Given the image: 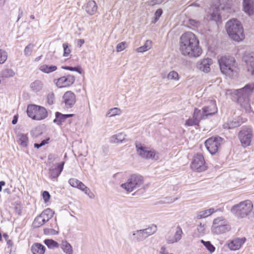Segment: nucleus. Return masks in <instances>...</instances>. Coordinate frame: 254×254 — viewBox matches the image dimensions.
<instances>
[{
    "label": "nucleus",
    "mask_w": 254,
    "mask_h": 254,
    "mask_svg": "<svg viewBox=\"0 0 254 254\" xmlns=\"http://www.w3.org/2000/svg\"><path fill=\"white\" fill-rule=\"evenodd\" d=\"M245 240V238L235 239L228 244V247L233 251L239 250L244 243Z\"/></svg>",
    "instance_id": "22"
},
{
    "label": "nucleus",
    "mask_w": 254,
    "mask_h": 254,
    "mask_svg": "<svg viewBox=\"0 0 254 254\" xmlns=\"http://www.w3.org/2000/svg\"><path fill=\"white\" fill-rule=\"evenodd\" d=\"M248 72L251 75L254 74V53H251L244 57Z\"/></svg>",
    "instance_id": "19"
},
{
    "label": "nucleus",
    "mask_w": 254,
    "mask_h": 254,
    "mask_svg": "<svg viewBox=\"0 0 254 254\" xmlns=\"http://www.w3.org/2000/svg\"><path fill=\"white\" fill-rule=\"evenodd\" d=\"M204 145L210 153L213 155L217 152L220 144H204Z\"/></svg>",
    "instance_id": "35"
},
{
    "label": "nucleus",
    "mask_w": 254,
    "mask_h": 254,
    "mask_svg": "<svg viewBox=\"0 0 254 254\" xmlns=\"http://www.w3.org/2000/svg\"><path fill=\"white\" fill-rule=\"evenodd\" d=\"M254 208L251 200L247 199L234 205L231 207V213L238 218H244L249 216Z\"/></svg>",
    "instance_id": "3"
},
{
    "label": "nucleus",
    "mask_w": 254,
    "mask_h": 254,
    "mask_svg": "<svg viewBox=\"0 0 254 254\" xmlns=\"http://www.w3.org/2000/svg\"><path fill=\"white\" fill-rule=\"evenodd\" d=\"M220 9L217 4L211 6L208 11V17L212 20L217 22L220 18Z\"/></svg>",
    "instance_id": "16"
},
{
    "label": "nucleus",
    "mask_w": 254,
    "mask_h": 254,
    "mask_svg": "<svg viewBox=\"0 0 254 254\" xmlns=\"http://www.w3.org/2000/svg\"><path fill=\"white\" fill-rule=\"evenodd\" d=\"M226 28L230 37L234 41L240 42L244 39L243 28L237 19L229 20L226 23Z\"/></svg>",
    "instance_id": "2"
},
{
    "label": "nucleus",
    "mask_w": 254,
    "mask_h": 254,
    "mask_svg": "<svg viewBox=\"0 0 254 254\" xmlns=\"http://www.w3.org/2000/svg\"><path fill=\"white\" fill-rule=\"evenodd\" d=\"M34 46V45L31 44L28 45L24 50V55L26 56H29L32 52Z\"/></svg>",
    "instance_id": "49"
},
{
    "label": "nucleus",
    "mask_w": 254,
    "mask_h": 254,
    "mask_svg": "<svg viewBox=\"0 0 254 254\" xmlns=\"http://www.w3.org/2000/svg\"><path fill=\"white\" fill-rule=\"evenodd\" d=\"M183 233L182 228L180 226H178L176 228V231L174 236L172 238H168L167 243L169 244H172L179 242L182 239Z\"/></svg>",
    "instance_id": "20"
},
{
    "label": "nucleus",
    "mask_w": 254,
    "mask_h": 254,
    "mask_svg": "<svg viewBox=\"0 0 254 254\" xmlns=\"http://www.w3.org/2000/svg\"><path fill=\"white\" fill-rule=\"evenodd\" d=\"M46 248L40 243H34L31 247V251L33 254H44Z\"/></svg>",
    "instance_id": "28"
},
{
    "label": "nucleus",
    "mask_w": 254,
    "mask_h": 254,
    "mask_svg": "<svg viewBox=\"0 0 254 254\" xmlns=\"http://www.w3.org/2000/svg\"><path fill=\"white\" fill-rule=\"evenodd\" d=\"M193 116L194 118H196L199 121L205 119V117H203V110L201 112L200 110L197 108L194 109Z\"/></svg>",
    "instance_id": "44"
},
{
    "label": "nucleus",
    "mask_w": 254,
    "mask_h": 254,
    "mask_svg": "<svg viewBox=\"0 0 254 254\" xmlns=\"http://www.w3.org/2000/svg\"><path fill=\"white\" fill-rule=\"evenodd\" d=\"M23 11L21 10H19V14H18V18H17V21H18L20 18L23 15Z\"/></svg>",
    "instance_id": "62"
},
{
    "label": "nucleus",
    "mask_w": 254,
    "mask_h": 254,
    "mask_svg": "<svg viewBox=\"0 0 254 254\" xmlns=\"http://www.w3.org/2000/svg\"><path fill=\"white\" fill-rule=\"evenodd\" d=\"M221 72L226 75H231L235 68V60L232 57H222L218 60Z\"/></svg>",
    "instance_id": "6"
},
{
    "label": "nucleus",
    "mask_w": 254,
    "mask_h": 254,
    "mask_svg": "<svg viewBox=\"0 0 254 254\" xmlns=\"http://www.w3.org/2000/svg\"><path fill=\"white\" fill-rule=\"evenodd\" d=\"M165 251V248L164 247H162L161 248V251L160 252V254H164L166 253Z\"/></svg>",
    "instance_id": "63"
},
{
    "label": "nucleus",
    "mask_w": 254,
    "mask_h": 254,
    "mask_svg": "<svg viewBox=\"0 0 254 254\" xmlns=\"http://www.w3.org/2000/svg\"><path fill=\"white\" fill-rule=\"evenodd\" d=\"M62 68L66 69L69 70L70 71H75L78 72L79 73H81V71L80 70V68H78L77 67H71L68 66H62Z\"/></svg>",
    "instance_id": "55"
},
{
    "label": "nucleus",
    "mask_w": 254,
    "mask_h": 254,
    "mask_svg": "<svg viewBox=\"0 0 254 254\" xmlns=\"http://www.w3.org/2000/svg\"><path fill=\"white\" fill-rule=\"evenodd\" d=\"M199 121L197 120L196 118H194L193 117L191 119H189L186 122V125L188 126H192L193 125H197Z\"/></svg>",
    "instance_id": "48"
},
{
    "label": "nucleus",
    "mask_w": 254,
    "mask_h": 254,
    "mask_svg": "<svg viewBox=\"0 0 254 254\" xmlns=\"http://www.w3.org/2000/svg\"><path fill=\"white\" fill-rule=\"evenodd\" d=\"M121 113V111L120 109L118 108H114L110 109L108 113L107 116L109 117H113L116 115H120Z\"/></svg>",
    "instance_id": "47"
},
{
    "label": "nucleus",
    "mask_w": 254,
    "mask_h": 254,
    "mask_svg": "<svg viewBox=\"0 0 254 254\" xmlns=\"http://www.w3.org/2000/svg\"><path fill=\"white\" fill-rule=\"evenodd\" d=\"M44 87L43 82L40 80H36L33 82L31 83L29 85V88L31 91L34 93H37L42 90Z\"/></svg>",
    "instance_id": "23"
},
{
    "label": "nucleus",
    "mask_w": 254,
    "mask_h": 254,
    "mask_svg": "<svg viewBox=\"0 0 254 254\" xmlns=\"http://www.w3.org/2000/svg\"><path fill=\"white\" fill-rule=\"evenodd\" d=\"M200 242L205 246L207 250L210 252V253H212L215 251V248L211 244L210 242L204 241V240H201Z\"/></svg>",
    "instance_id": "43"
},
{
    "label": "nucleus",
    "mask_w": 254,
    "mask_h": 254,
    "mask_svg": "<svg viewBox=\"0 0 254 254\" xmlns=\"http://www.w3.org/2000/svg\"><path fill=\"white\" fill-rule=\"evenodd\" d=\"M152 47V42L150 40H147L144 45L138 48L136 51L138 53H142L148 51Z\"/></svg>",
    "instance_id": "37"
},
{
    "label": "nucleus",
    "mask_w": 254,
    "mask_h": 254,
    "mask_svg": "<svg viewBox=\"0 0 254 254\" xmlns=\"http://www.w3.org/2000/svg\"><path fill=\"white\" fill-rule=\"evenodd\" d=\"M63 47L64 51L63 54L64 57H68L71 53V50L69 48L68 44L66 43H64Z\"/></svg>",
    "instance_id": "50"
},
{
    "label": "nucleus",
    "mask_w": 254,
    "mask_h": 254,
    "mask_svg": "<svg viewBox=\"0 0 254 254\" xmlns=\"http://www.w3.org/2000/svg\"><path fill=\"white\" fill-rule=\"evenodd\" d=\"M254 87L252 85L248 84L244 88L237 90L236 94L238 96V102L241 107L243 108L247 113L251 112V107L249 97Z\"/></svg>",
    "instance_id": "4"
},
{
    "label": "nucleus",
    "mask_w": 254,
    "mask_h": 254,
    "mask_svg": "<svg viewBox=\"0 0 254 254\" xmlns=\"http://www.w3.org/2000/svg\"><path fill=\"white\" fill-rule=\"evenodd\" d=\"M214 212H215V211L214 210V209L213 208H211L207 209V210L201 211L196 213V218L197 219H200L206 218V217L211 215Z\"/></svg>",
    "instance_id": "30"
},
{
    "label": "nucleus",
    "mask_w": 254,
    "mask_h": 254,
    "mask_svg": "<svg viewBox=\"0 0 254 254\" xmlns=\"http://www.w3.org/2000/svg\"><path fill=\"white\" fill-rule=\"evenodd\" d=\"M44 231V233L47 235H57L59 233L58 231L52 228H45Z\"/></svg>",
    "instance_id": "52"
},
{
    "label": "nucleus",
    "mask_w": 254,
    "mask_h": 254,
    "mask_svg": "<svg viewBox=\"0 0 254 254\" xmlns=\"http://www.w3.org/2000/svg\"><path fill=\"white\" fill-rule=\"evenodd\" d=\"M75 81V77L72 75H67L61 77L56 80V84L59 88L69 87Z\"/></svg>",
    "instance_id": "11"
},
{
    "label": "nucleus",
    "mask_w": 254,
    "mask_h": 254,
    "mask_svg": "<svg viewBox=\"0 0 254 254\" xmlns=\"http://www.w3.org/2000/svg\"><path fill=\"white\" fill-rule=\"evenodd\" d=\"M144 145V144H135L137 154L144 159L157 160L158 156H156L155 150Z\"/></svg>",
    "instance_id": "10"
},
{
    "label": "nucleus",
    "mask_w": 254,
    "mask_h": 254,
    "mask_svg": "<svg viewBox=\"0 0 254 254\" xmlns=\"http://www.w3.org/2000/svg\"><path fill=\"white\" fill-rule=\"evenodd\" d=\"M62 102L64 105L65 108H72L76 102V97L74 93L71 91L66 92L63 96Z\"/></svg>",
    "instance_id": "12"
},
{
    "label": "nucleus",
    "mask_w": 254,
    "mask_h": 254,
    "mask_svg": "<svg viewBox=\"0 0 254 254\" xmlns=\"http://www.w3.org/2000/svg\"><path fill=\"white\" fill-rule=\"evenodd\" d=\"M164 0H150L149 4L150 5H154L156 4H159L163 2Z\"/></svg>",
    "instance_id": "59"
},
{
    "label": "nucleus",
    "mask_w": 254,
    "mask_h": 254,
    "mask_svg": "<svg viewBox=\"0 0 254 254\" xmlns=\"http://www.w3.org/2000/svg\"><path fill=\"white\" fill-rule=\"evenodd\" d=\"M61 248L66 254H72V247L66 241L62 242Z\"/></svg>",
    "instance_id": "38"
},
{
    "label": "nucleus",
    "mask_w": 254,
    "mask_h": 254,
    "mask_svg": "<svg viewBox=\"0 0 254 254\" xmlns=\"http://www.w3.org/2000/svg\"><path fill=\"white\" fill-rule=\"evenodd\" d=\"M163 12V11L161 9L159 8L158 9L155 13V22H156L159 18V17L161 16Z\"/></svg>",
    "instance_id": "58"
},
{
    "label": "nucleus",
    "mask_w": 254,
    "mask_h": 254,
    "mask_svg": "<svg viewBox=\"0 0 254 254\" xmlns=\"http://www.w3.org/2000/svg\"><path fill=\"white\" fill-rule=\"evenodd\" d=\"M222 141L225 142L223 138L218 135H215L206 139L204 143H219Z\"/></svg>",
    "instance_id": "40"
},
{
    "label": "nucleus",
    "mask_w": 254,
    "mask_h": 254,
    "mask_svg": "<svg viewBox=\"0 0 254 254\" xmlns=\"http://www.w3.org/2000/svg\"><path fill=\"white\" fill-rule=\"evenodd\" d=\"M245 121H243L242 119H241L240 118H238L237 119H235L232 121H230L227 123H225L223 125V127L224 128L228 129L234 128L235 127H239Z\"/></svg>",
    "instance_id": "24"
},
{
    "label": "nucleus",
    "mask_w": 254,
    "mask_h": 254,
    "mask_svg": "<svg viewBox=\"0 0 254 254\" xmlns=\"http://www.w3.org/2000/svg\"><path fill=\"white\" fill-rule=\"evenodd\" d=\"M252 132V129L248 127H244L240 130L239 133V138L241 143H251Z\"/></svg>",
    "instance_id": "15"
},
{
    "label": "nucleus",
    "mask_w": 254,
    "mask_h": 254,
    "mask_svg": "<svg viewBox=\"0 0 254 254\" xmlns=\"http://www.w3.org/2000/svg\"><path fill=\"white\" fill-rule=\"evenodd\" d=\"M126 48V43L125 42H121L117 46V51L118 52H121Z\"/></svg>",
    "instance_id": "54"
},
{
    "label": "nucleus",
    "mask_w": 254,
    "mask_h": 254,
    "mask_svg": "<svg viewBox=\"0 0 254 254\" xmlns=\"http://www.w3.org/2000/svg\"><path fill=\"white\" fill-rule=\"evenodd\" d=\"M180 50L183 55L190 58H197L202 54L199 41L191 32H186L181 36Z\"/></svg>",
    "instance_id": "1"
},
{
    "label": "nucleus",
    "mask_w": 254,
    "mask_h": 254,
    "mask_svg": "<svg viewBox=\"0 0 254 254\" xmlns=\"http://www.w3.org/2000/svg\"><path fill=\"white\" fill-rule=\"evenodd\" d=\"M191 170L197 172H202L207 169L203 156L200 153L195 154L192 157L190 165Z\"/></svg>",
    "instance_id": "9"
},
{
    "label": "nucleus",
    "mask_w": 254,
    "mask_h": 254,
    "mask_svg": "<svg viewBox=\"0 0 254 254\" xmlns=\"http://www.w3.org/2000/svg\"><path fill=\"white\" fill-rule=\"evenodd\" d=\"M54 214V212L50 208H47L44 210L40 214V215L43 218L45 223H46L53 217Z\"/></svg>",
    "instance_id": "33"
},
{
    "label": "nucleus",
    "mask_w": 254,
    "mask_h": 254,
    "mask_svg": "<svg viewBox=\"0 0 254 254\" xmlns=\"http://www.w3.org/2000/svg\"><path fill=\"white\" fill-rule=\"evenodd\" d=\"M143 179L142 176L134 174L131 175L126 183L121 185L122 188L127 191L131 192L140 188L143 184Z\"/></svg>",
    "instance_id": "8"
},
{
    "label": "nucleus",
    "mask_w": 254,
    "mask_h": 254,
    "mask_svg": "<svg viewBox=\"0 0 254 254\" xmlns=\"http://www.w3.org/2000/svg\"><path fill=\"white\" fill-rule=\"evenodd\" d=\"M47 103L49 105H52L55 101V94L53 92H50L47 96Z\"/></svg>",
    "instance_id": "51"
},
{
    "label": "nucleus",
    "mask_w": 254,
    "mask_h": 254,
    "mask_svg": "<svg viewBox=\"0 0 254 254\" xmlns=\"http://www.w3.org/2000/svg\"><path fill=\"white\" fill-rule=\"evenodd\" d=\"M50 196V194L48 191H44L43 192V198L45 202H47L49 200Z\"/></svg>",
    "instance_id": "56"
},
{
    "label": "nucleus",
    "mask_w": 254,
    "mask_h": 254,
    "mask_svg": "<svg viewBox=\"0 0 254 254\" xmlns=\"http://www.w3.org/2000/svg\"><path fill=\"white\" fill-rule=\"evenodd\" d=\"M44 243L50 249L57 248L59 246V244L52 239H46L44 241Z\"/></svg>",
    "instance_id": "42"
},
{
    "label": "nucleus",
    "mask_w": 254,
    "mask_h": 254,
    "mask_svg": "<svg viewBox=\"0 0 254 254\" xmlns=\"http://www.w3.org/2000/svg\"><path fill=\"white\" fill-rule=\"evenodd\" d=\"M17 142L20 143H27L28 138L27 134L23 133H18L16 136Z\"/></svg>",
    "instance_id": "45"
},
{
    "label": "nucleus",
    "mask_w": 254,
    "mask_h": 254,
    "mask_svg": "<svg viewBox=\"0 0 254 254\" xmlns=\"http://www.w3.org/2000/svg\"><path fill=\"white\" fill-rule=\"evenodd\" d=\"M56 156L53 154H50L48 156V163H50L54 162L55 160Z\"/></svg>",
    "instance_id": "60"
},
{
    "label": "nucleus",
    "mask_w": 254,
    "mask_h": 254,
    "mask_svg": "<svg viewBox=\"0 0 254 254\" xmlns=\"http://www.w3.org/2000/svg\"><path fill=\"white\" fill-rule=\"evenodd\" d=\"M167 78L169 80H179L180 77L177 72L172 70L170 71L168 75Z\"/></svg>",
    "instance_id": "46"
},
{
    "label": "nucleus",
    "mask_w": 254,
    "mask_h": 254,
    "mask_svg": "<svg viewBox=\"0 0 254 254\" xmlns=\"http://www.w3.org/2000/svg\"><path fill=\"white\" fill-rule=\"evenodd\" d=\"M189 23L194 27H197L199 25V22L198 21L191 19L189 20Z\"/></svg>",
    "instance_id": "57"
},
{
    "label": "nucleus",
    "mask_w": 254,
    "mask_h": 254,
    "mask_svg": "<svg viewBox=\"0 0 254 254\" xmlns=\"http://www.w3.org/2000/svg\"><path fill=\"white\" fill-rule=\"evenodd\" d=\"M84 42L85 41L83 39H78L77 41V46L80 47Z\"/></svg>",
    "instance_id": "61"
},
{
    "label": "nucleus",
    "mask_w": 254,
    "mask_h": 254,
    "mask_svg": "<svg viewBox=\"0 0 254 254\" xmlns=\"http://www.w3.org/2000/svg\"><path fill=\"white\" fill-rule=\"evenodd\" d=\"M213 64L212 60L210 58H205L200 60L197 63V67L201 71L207 73L210 72V65Z\"/></svg>",
    "instance_id": "14"
},
{
    "label": "nucleus",
    "mask_w": 254,
    "mask_h": 254,
    "mask_svg": "<svg viewBox=\"0 0 254 254\" xmlns=\"http://www.w3.org/2000/svg\"><path fill=\"white\" fill-rule=\"evenodd\" d=\"M205 225L200 223L197 226V232L194 233L195 237H199L203 236L205 234Z\"/></svg>",
    "instance_id": "36"
},
{
    "label": "nucleus",
    "mask_w": 254,
    "mask_h": 254,
    "mask_svg": "<svg viewBox=\"0 0 254 254\" xmlns=\"http://www.w3.org/2000/svg\"><path fill=\"white\" fill-rule=\"evenodd\" d=\"M1 75L4 78H9L15 75L14 71L10 68H6L1 71Z\"/></svg>",
    "instance_id": "41"
},
{
    "label": "nucleus",
    "mask_w": 254,
    "mask_h": 254,
    "mask_svg": "<svg viewBox=\"0 0 254 254\" xmlns=\"http://www.w3.org/2000/svg\"><path fill=\"white\" fill-rule=\"evenodd\" d=\"M73 116V114L63 115L59 112H57L56 113V119L54 120V122L57 123L58 125H60L62 122H64L65 119L72 117Z\"/></svg>",
    "instance_id": "32"
},
{
    "label": "nucleus",
    "mask_w": 254,
    "mask_h": 254,
    "mask_svg": "<svg viewBox=\"0 0 254 254\" xmlns=\"http://www.w3.org/2000/svg\"><path fill=\"white\" fill-rule=\"evenodd\" d=\"M216 4L221 10L224 11H228L232 5L230 0H219Z\"/></svg>",
    "instance_id": "29"
},
{
    "label": "nucleus",
    "mask_w": 254,
    "mask_h": 254,
    "mask_svg": "<svg viewBox=\"0 0 254 254\" xmlns=\"http://www.w3.org/2000/svg\"><path fill=\"white\" fill-rule=\"evenodd\" d=\"M39 69L44 73L49 74L56 71L57 67L56 65L43 64L39 67Z\"/></svg>",
    "instance_id": "34"
},
{
    "label": "nucleus",
    "mask_w": 254,
    "mask_h": 254,
    "mask_svg": "<svg viewBox=\"0 0 254 254\" xmlns=\"http://www.w3.org/2000/svg\"><path fill=\"white\" fill-rule=\"evenodd\" d=\"M7 58L6 53L0 50V64H3L6 60Z\"/></svg>",
    "instance_id": "53"
},
{
    "label": "nucleus",
    "mask_w": 254,
    "mask_h": 254,
    "mask_svg": "<svg viewBox=\"0 0 254 254\" xmlns=\"http://www.w3.org/2000/svg\"><path fill=\"white\" fill-rule=\"evenodd\" d=\"M230 230V225L222 217H218L213 220L211 227V231L213 234L219 235L226 233Z\"/></svg>",
    "instance_id": "7"
},
{
    "label": "nucleus",
    "mask_w": 254,
    "mask_h": 254,
    "mask_svg": "<svg viewBox=\"0 0 254 254\" xmlns=\"http://www.w3.org/2000/svg\"><path fill=\"white\" fill-rule=\"evenodd\" d=\"M45 223V222L43 220V218H42L40 214L35 218L32 223V226L34 228H37L43 225Z\"/></svg>",
    "instance_id": "39"
},
{
    "label": "nucleus",
    "mask_w": 254,
    "mask_h": 254,
    "mask_svg": "<svg viewBox=\"0 0 254 254\" xmlns=\"http://www.w3.org/2000/svg\"><path fill=\"white\" fill-rule=\"evenodd\" d=\"M146 239L153 234L157 230V227L155 224H151L148 228L142 229Z\"/></svg>",
    "instance_id": "31"
},
{
    "label": "nucleus",
    "mask_w": 254,
    "mask_h": 254,
    "mask_svg": "<svg viewBox=\"0 0 254 254\" xmlns=\"http://www.w3.org/2000/svg\"><path fill=\"white\" fill-rule=\"evenodd\" d=\"M243 8L244 11L251 15L254 12V0H244Z\"/></svg>",
    "instance_id": "21"
},
{
    "label": "nucleus",
    "mask_w": 254,
    "mask_h": 254,
    "mask_svg": "<svg viewBox=\"0 0 254 254\" xmlns=\"http://www.w3.org/2000/svg\"><path fill=\"white\" fill-rule=\"evenodd\" d=\"M202 110L203 117H205V118L209 116L214 115L217 112L216 102L214 100H211L209 102V104L204 107L202 108Z\"/></svg>",
    "instance_id": "17"
},
{
    "label": "nucleus",
    "mask_w": 254,
    "mask_h": 254,
    "mask_svg": "<svg viewBox=\"0 0 254 254\" xmlns=\"http://www.w3.org/2000/svg\"><path fill=\"white\" fill-rule=\"evenodd\" d=\"M97 10V6L94 0L89 1L85 6V10L90 15L94 14Z\"/></svg>",
    "instance_id": "27"
},
{
    "label": "nucleus",
    "mask_w": 254,
    "mask_h": 254,
    "mask_svg": "<svg viewBox=\"0 0 254 254\" xmlns=\"http://www.w3.org/2000/svg\"><path fill=\"white\" fill-rule=\"evenodd\" d=\"M68 183L72 187L78 188V189L82 190L85 194H87L90 196V197H91L89 195V193H90V189L81 181L75 178H71L68 180Z\"/></svg>",
    "instance_id": "18"
},
{
    "label": "nucleus",
    "mask_w": 254,
    "mask_h": 254,
    "mask_svg": "<svg viewBox=\"0 0 254 254\" xmlns=\"http://www.w3.org/2000/svg\"><path fill=\"white\" fill-rule=\"evenodd\" d=\"M27 113L30 118L38 121L43 120L48 116L47 111L44 107L36 105L28 106Z\"/></svg>",
    "instance_id": "5"
},
{
    "label": "nucleus",
    "mask_w": 254,
    "mask_h": 254,
    "mask_svg": "<svg viewBox=\"0 0 254 254\" xmlns=\"http://www.w3.org/2000/svg\"><path fill=\"white\" fill-rule=\"evenodd\" d=\"M64 164V162H62L51 167L49 170V177L51 179H57L63 170Z\"/></svg>",
    "instance_id": "13"
},
{
    "label": "nucleus",
    "mask_w": 254,
    "mask_h": 254,
    "mask_svg": "<svg viewBox=\"0 0 254 254\" xmlns=\"http://www.w3.org/2000/svg\"><path fill=\"white\" fill-rule=\"evenodd\" d=\"M132 240L135 242H141L146 239L142 229L136 230L132 232Z\"/></svg>",
    "instance_id": "26"
},
{
    "label": "nucleus",
    "mask_w": 254,
    "mask_h": 254,
    "mask_svg": "<svg viewBox=\"0 0 254 254\" xmlns=\"http://www.w3.org/2000/svg\"><path fill=\"white\" fill-rule=\"evenodd\" d=\"M45 144H34V147L37 148H39L40 147Z\"/></svg>",
    "instance_id": "64"
},
{
    "label": "nucleus",
    "mask_w": 254,
    "mask_h": 254,
    "mask_svg": "<svg viewBox=\"0 0 254 254\" xmlns=\"http://www.w3.org/2000/svg\"><path fill=\"white\" fill-rule=\"evenodd\" d=\"M126 135L123 132L112 135L110 138V141L112 143H121L123 141H128V140L126 137Z\"/></svg>",
    "instance_id": "25"
}]
</instances>
